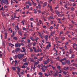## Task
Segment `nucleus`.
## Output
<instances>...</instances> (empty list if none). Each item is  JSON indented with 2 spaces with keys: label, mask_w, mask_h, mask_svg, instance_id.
<instances>
[{
  "label": "nucleus",
  "mask_w": 77,
  "mask_h": 77,
  "mask_svg": "<svg viewBox=\"0 0 77 77\" xmlns=\"http://www.w3.org/2000/svg\"><path fill=\"white\" fill-rule=\"evenodd\" d=\"M56 13L58 15L59 17H60V12H59V11H57L56 12Z\"/></svg>",
  "instance_id": "423d86ee"
},
{
  "label": "nucleus",
  "mask_w": 77,
  "mask_h": 77,
  "mask_svg": "<svg viewBox=\"0 0 77 77\" xmlns=\"http://www.w3.org/2000/svg\"><path fill=\"white\" fill-rule=\"evenodd\" d=\"M42 70L43 72H45V70L44 69H42Z\"/></svg>",
  "instance_id": "5fc2aeb1"
},
{
  "label": "nucleus",
  "mask_w": 77,
  "mask_h": 77,
  "mask_svg": "<svg viewBox=\"0 0 77 77\" xmlns=\"http://www.w3.org/2000/svg\"><path fill=\"white\" fill-rule=\"evenodd\" d=\"M53 26H51V27H50L49 28V29L50 30H51V29H53Z\"/></svg>",
  "instance_id": "e433bc0d"
},
{
  "label": "nucleus",
  "mask_w": 77,
  "mask_h": 77,
  "mask_svg": "<svg viewBox=\"0 0 77 77\" xmlns=\"http://www.w3.org/2000/svg\"><path fill=\"white\" fill-rule=\"evenodd\" d=\"M39 38H35V41L36 42H37V40H38V39Z\"/></svg>",
  "instance_id": "0e129e2a"
},
{
  "label": "nucleus",
  "mask_w": 77,
  "mask_h": 77,
  "mask_svg": "<svg viewBox=\"0 0 77 77\" xmlns=\"http://www.w3.org/2000/svg\"><path fill=\"white\" fill-rule=\"evenodd\" d=\"M30 51L31 52H32L33 51V49L32 48H30Z\"/></svg>",
  "instance_id": "49530a36"
},
{
  "label": "nucleus",
  "mask_w": 77,
  "mask_h": 77,
  "mask_svg": "<svg viewBox=\"0 0 77 77\" xmlns=\"http://www.w3.org/2000/svg\"><path fill=\"white\" fill-rule=\"evenodd\" d=\"M26 38V37H24L22 38V39H25Z\"/></svg>",
  "instance_id": "a18cd8bd"
},
{
  "label": "nucleus",
  "mask_w": 77,
  "mask_h": 77,
  "mask_svg": "<svg viewBox=\"0 0 77 77\" xmlns=\"http://www.w3.org/2000/svg\"><path fill=\"white\" fill-rule=\"evenodd\" d=\"M28 5H29V6H32V4H31V3H30L29 1H28Z\"/></svg>",
  "instance_id": "6ab92c4d"
},
{
  "label": "nucleus",
  "mask_w": 77,
  "mask_h": 77,
  "mask_svg": "<svg viewBox=\"0 0 77 77\" xmlns=\"http://www.w3.org/2000/svg\"><path fill=\"white\" fill-rule=\"evenodd\" d=\"M5 39H7V35H5Z\"/></svg>",
  "instance_id": "774afa93"
},
{
  "label": "nucleus",
  "mask_w": 77,
  "mask_h": 77,
  "mask_svg": "<svg viewBox=\"0 0 77 77\" xmlns=\"http://www.w3.org/2000/svg\"><path fill=\"white\" fill-rule=\"evenodd\" d=\"M33 46H35V45H36V42H34L33 44Z\"/></svg>",
  "instance_id": "09e8293b"
},
{
  "label": "nucleus",
  "mask_w": 77,
  "mask_h": 77,
  "mask_svg": "<svg viewBox=\"0 0 77 77\" xmlns=\"http://www.w3.org/2000/svg\"><path fill=\"white\" fill-rule=\"evenodd\" d=\"M58 23H60V24H62V22H61V21H60L58 22Z\"/></svg>",
  "instance_id": "338daca9"
},
{
  "label": "nucleus",
  "mask_w": 77,
  "mask_h": 77,
  "mask_svg": "<svg viewBox=\"0 0 77 77\" xmlns=\"http://www.w3.org/2000/svg\"><path fill=\"white\" fill-rule=\"evenodd\" d=\"M60 68H61L60 67V66H57V69H59V70H60Z\"/></svg>",
  "instance_id": "4be33fe9"
},
{
  "label": "nucleus",
  "mask_w": 77,
  "mask_h": 77,
  "mask_svg": "<svg viewBox=\"0 0 77 77\" xmlns=\"http://www.w3.org/2000/svg\"><path fill=\"white\" fill-rule=\"evenodd\" d=\"M34 14H37V11L35 9H34Z\"/></svg>",
  "instance_id": "393cba45"
},
{
  "label": "nucleus",
  "mask_w": 77,
  "mask_h": 77,
  "mask_svg": "<svg viewBox=\"0 0 77 77\" xmlns=\"http://www.w3.org/2000/svg\"><path fill=\"white\" fill-rule=\"evenodd\" d=\"M15 35V32L13 31V35L11 36V37H13V36H14Z\"/></svg>",
  "instance_id": "bb28decb"
},
{
  "label": "nucleus",
  "mask_w": 77,
  "mask_h": 77,
  "mask_svg": "<svg viewBox=\"0 0 77 77\" xmlns=\"http://www.w3.org/2000/svg\"><path fill=\"white\" fill-rule=\"evenodd\" d=\"M38 6L39 8L40 9L41 7V5L40 4H39L38 5Z\"/></svg>",
  "instance_id": "7c9ffc66"
},
{
  "label": "nucleus",
  "mask_w": 77,
  "mask_h": 77,
  "mask_svg": "<svg viewBox=\"0 0 77 77\" xmlns=\"http://www.w3.org/2000/svg\"><path fill=\"white\" fill-rule=\"evenodd\" d=\"M20 51V48H17L15 50V52H16V53H17L18 51Z\"/></svg>",
  "instance_id": "6e6552de"
},
{
  "label": "nucleus",
  "mask_w": 77,
  "mask_h": 77,
  "mask_svg": "<svg viewBox=\"0 0 77 77\" xmlns=\"http://www.w3.org/2000/svg\"><path fill=\"white\" fill-rule=\"evenodd\" d=\"M22 50L23 51L21 50V52H25V51H26V48H25L24 47H23Z\"/></svg>",
  "instance_id": "39448f33"
},
{
  "label": "nucleus",
  "mask_w": 77,
  "mask_h": 77,
  "mask_svg": "<svg viewBox=\"0 0 77 77\" xmlns=\"http://www.w3.org/2000/svg\"><path fill=\"white\" fill-rule=\"evenodd\" d=\"M24 20H23L22 21L21 23L23 24V26L24 25Z\"/></svg>",
  "instance_id": "c85d7f7f"
},
{
  "label": "nucleus",
  "mask_w": 77,
  "mask_h": 77,
  "mask_svg": "<svg viewBox=\"0 0 77 77\" xmlns=\"http://www.w3.org/2000/svg\"><path fill=\"white\" fill-rule=\"evenodd\" d=\"M0 1L2 4H3V3L4 4H5V5H7L8 4V0H0Z\"/></svg>",
  "instance_id": "f257e3e1"
},
{
  "label": "nucleus",
  "mask_w": 77,
  "mask_h": 77,
  "mask_svg": "<svg viewBox=\"0 0 77 77\" xmlns=\"http://www.w3.org/2000/svg\"><path fill=\"white\" fill-rule=\"evenodd\" d=\"M74 56H75V55H74V54H72L71 55V57H69V59H72V58H74Z\"/></svg>",
  "instance_id": "2eb2a0df"
},
{
  "label": "nucleus",
  "mask_w": 77,
  "mask_h": 77,
  "mask_svg": "<svg viewBox=\"0 0 77 77\" xmlns=\"http://www.w3.org/2000/svg\"><path fill=\"white\" fill-rule=\"evenodd\" d=\"M23 30H26V28L23 27Z\"/></svg>",
  "instance_id": "c03bdc74"
},
{
  "label": "nucleus",
  "mask_w": 77,
  "mask_h": 77,
  "mask_svg": "<svg viewBox=\"0 0 77 77\" xmlns=\"http://www.w3.org/2000/svg\"><path fill=\"white\" fill-rule=\"evenodd\" d=\"M47 5V2H45L44 3H43V7H45V6H46Z\"/></svg>",
  "instance_id": "f8f14e48"
},
{
  "label": "nucleus",
  "mask_w": 77,
  "mask_h": 77,
  "mask_svg": "<svg viewBox=\"0 0 77 77\" xmlns=\"http://www.w3.org/2000/svg\"><path fill=\"white\" fill-rule=\"evenodd\" d=\"M30 39L32 41H35V38H33V37L32 36L30 37Z\"/></svg>",
  "instance_id": "9b49d317"
},
{
  "label": "nucleus",
  "mask_w": 77,
  "mask_h": 77,
  "mask_svg": "<svg viewBox=\"0 0 77 77\" xmlns=\"http://www.w3.org/2000/svg\"><path fill=\"white\" fill-rule=\"evenodd\" d=\"M21 46V45H20V44L18 43V44L16 43L15 44V47H20Z\"/></svg>",
  "instance_id": "20e7f679"
},
{
  "label": "nucleus",
  "mask_w": 77,
  "mask_h": 77,
  "mask_svg": "<svg viewBox=\"0 0 77 77\" xmlns=\"http://www.w3.org/2000/svg\"><path fill=\"white\" fill-rule=\"evenodd\" d=\"M18 75H19V77H21V74H18Z\"/></svg>",
  "instance_id": "680f3d73"
},
{
  "label": "nucleus",
  "mask_w": 77,
  "mask_h": 77,
  "mask_svg": "<svg viewBox=\"0 0 77 77\" xmlns=\"http://www.w3.org/2000/svg\"><path fill=\"white\" fill-rule=\"evenodd\" d=\"M21 31L20 30H19L18 31V33L19 35H20V36H22V33H21Z\"/></svg>",
  "instance_id": "9d476101"
},
{
  "label": "nucleus",
  "mask_w": 77,
  "mask_h": 77,
  "mask_svg": "<svg viewBox=\"0 0 77 77\" xmlns=\"http://www.w3.org/2000/svg\"><path fill=\"white\" fill-rule=\"evenodd\" d=\"M27 41H28V43H30V41H31V40H30L29 39H28L27 40Z\"/></svg>",
  "instance_id": "ea45409f"
},
{
  "label": "nucleus",
  "mask_w": 77,
  "mask_h": 77,
  "mask_svg": "<svg viewBox=\"0 0 77 77\" xmlns=\"http://www.w3.org/2000/svg\"><path fill=\"white\" fill-rule=\"evenodd\" d=\"M24 65H26V66H27L28 65V64L27 63H24Z\"/></svg>",
  "instance_id": "4c0bfd02"
},
{
  "label": "nucleus",
  "mask_w": 77,
  "mask_h": 77,
  "mask_svg": "<svg viewBox=\"0 0 77 77\" xmlns=\"http://www.w3.org/2000/svg\"><path fill=\"white\" fill-rule=\"evenodd\" d=\"M38 74H39V75H42L43 74V73H42L41 72H40L38 73Z\"/></svg>",
  "instance_id": "79ce46f5"
},
{
  "label": "nucleus",
  "mask_w": 77,
  "mask_h": 77,
  "mask_svg": "<svg viewBox=\"0 0 77 77\" xmlns=\"http://www.w3.org/2000/svg\"><path fill=\"white\" fill-rule=\"evenodd\" d=\"M36 69V67H35V65H34V66L33 68V70H35V69Z\"/></svg>",
  "instance_id": "864d4df0"
},
{
  "label": "nucleus",
  "mask_w": 77,
  "mask_h": 77,
  "mask_svg": "<svg viewBox=\"0 0 77 77\" xmlns=\"http://www.w3.org/2000/svg\"><path fill=\"white\" fill-rule=\"evenodd\" d=\"M39 45H40V47H41V48H42L43 47V43H42L41 44H39Z\"/></svg>",
  "instance_id": "a211bd4d"
},
{
  "label": "nucleus",
  "mask_w": 77,
  "mask_h": 77,
  "mask_svg": "<svg viewBox=\"0 0 77 77\" xmlns=\"http://www.w3.org/2000/svg\"><path fill=\"white\" fill-rule=\"evenodd\" d=\"M71 9L72 11H73L74 9V8L72 7L71 8Z\"/></svg>",
  "instance_id": "473e14b6"
},
{
  "label": "nucleus",
  "mask_w": 77,
  "mask_h": 77,
  "mask_svg": "<svg viewBox=\"0 0 77 77\" xmlns=\"http://www.w3.org/2000/svg\"><path fill=\"white\" fill-rule=\"evenodd\" d=\"M24 56V54H19L17 55V57L20 59H21V58H22V57H23V56Z\"/></svg>",
  "instance_id": "f03ea898"
},
{
  "label": "nucleus",
  "mask_w": 77,
  "mask_h": 77,
  "mask_svg": "<svg viewBox=\"0 0 77 77\" xmlns=\"http://www.w3.org/2000/svg\"><path fill=\"white\" fill-rule=\"evenodd\" d=\"M29 20L30 21H33V20H34V19H33V18H31Z\"/></svg>",
  "instance_id": "2f4dec72"
},
{
  "label": "nucleus",
  "mask_w": 77,
  "mask_h": 77,
  "mask_svg": "<svg viewBox=\"0 0 77 77\" xmlns=\"http://www.w3.org/2000/svg\"><path fill=\"white\" fill-rule=\"evenodd\" d=\"M74 62V60H71V63H73V62Z\"/></svg>",
  "instance_id": "6e6d98bb"
},
{
  "label": "nucleus",
  "mask_w": 77,
  "mask_h": 77,
  "mask_svg": "<svg viewBox=\"0 0 77 77\" xmlns=\"http://www.w3.org/2000/svg\"><path fill=\"white\" fill-rule=\"evenodd\" d=\"M66 63H67V64H68V63L69 64L70 63V60H66Z\"/></svg>",
  "instance_id": "dca6fc26"
},
{
  "label": "nucleus",
  "mask_w": 77,
  "mask_h": 77,
  "mask_svg": "<svg viewBox=\"0 0 77 77\" xmlns=\"http://www.w3.org/2000/svg\"><path fill=\"white\" fill-rule=\"evenodd\" d=\"M69 52L70 53V54H71V53H72V51H71V49H70L69 50Z\"/></svg>",
  "instance_id": "13d9d810"
},
{
  "label": "nucleus",
  "mask_w": 77,
  "mask_h": 77,
  "mask_svg": "<svg viewBox=\"0 0 77 77\" xmlns=\"http://www.w3.org/2000/svg\"><path fill=\"white\" fill-rule=\"evenodd\" d=\"M63 70V71H64V70H65V71H67V69H65V68H63L62 69Z\"/></svg>",
  "instance_id": "8fccbe9b"
},
{
  "label": "nucleus",
  "mask_w": 77,
  "mask_h": 77,
  "mask_svg": "<svg viewBox=\"0 0 77 77\" xmlns=\"http://www.w3.org/2000/svg\"><path fill=\"white\" fill-rule=\"evenodd\" d=\"M69 29L73 27V25H69Z\"/></svg>",
  "instance_id": "f3484780"
},
{
  "label": "nucleus",
  "mask_w": 77,
  "mask_h": 77,
  "mask_svg": "<svg viewBox=\"0 0 77 77\" xmlns=\"http://www.w3.org/2000/svg\"><path fill=\"white\" fill-rule=\"evenodd\" d=\"M47 62H48H48H50V59L49 58H48V60L47 61Z\"/></svg>",
  "instance_id": "bf43d9fd"
},
{
  "label": "nucleus",
  "mask_w": 77,
  "mask_h": 77,
  "mask_svg": "<svg viewBox=\"0 0 77 77\" xmlns=\"http://www.w3.org/2000/svg\"><path fill=\"white\" fill-rule=\"evenodd\" d=\"M43 64L44 65H47L48 63V62H47V61H43Z\"/></svg>",
  "instance_id": "1a4fd4ad"
},
{
  "label": "nucleus",
  "mask_w": 77,
  "mask_h": 77,
  "mask_svg": "<svg viewBox=\"0 0 77 77\" xmlns=\"http://www.w3.org/2000/svg\"><path fill=\"white\" fill-rule=\"evenodd\" d=\"M66 61L62 62V65H65V64H66Z\"/></svg>",
  "instance_id": "aec40b11"
},
{
  "label": "nucleus",
  "mask_w": 77,
  "mask_h": 77,
  "mask_svg": "<svg viewBox=\"0 0 77 77\" xmlns=\"http://www.w3.org/2000/svg\"><path fill=\"white\" fill-rule=\"evenodd\" d=\"M50 18H51V19H52V20H54V18H53V17H52V16H50Z\"/></svg>",
  "instance_id": "603ef678"
},
{
  "label": "nucleus",
  "mask_w": 77,
  "mask_h": 77,
  "mask_svg": "<svg viewBox=\"0 0 77 77\" xmlns=\"http://www.w3.org/2000/svg\"><path fill=\"white\" fill-rule=\"evenodd\" d=\"M12 69H13V70H16V67H13L12 68Z\"/></svg>",
  "instance_id": "f704fd0d"
},
{
  "label": "nucleus",
  "mask_w": 77,
  "mask_h": 77,
  "mask_svg": "<svg viewBox=\"0 0 77 77\" xmlns=\"http://www.w3.org/2000/svg\"><path fill=\"white\" fill-rule=\"evenodd\" d=\"M59 74H60V73H62V71H61V70H60V72H58Z\"/></svg>",
  "instance_id": "4d7b16f0"
},
{
  "label": "nucleus",
  "mask_w": 77,
  "mask_h": 77,
  "mask_svg": "<svg viewBox=\"0 0 77 77\" xmlns=\"http://www.w3.org/2000/svg\"><path fill=\"white\" fill-rule=\"evenodd\" d=\"M29 31H30L31 32H33V30L32 29H29Z\"/></svg>",
  "instance_id": "69168bd1"
},
{
  "label": "nucleus",
  "mask_w": 77,
  "mask_h": 77,
  "mask_svg": "<svg viewBox=\"0 0 77 77\" xmlns=\"http://www.w3.org/2000/svg\"><path fill=\"white\" fill-rule=\"evenodd\" d=\"M34 50L35 52L36 53H37V51H36V48L34 49Z\"/></svg>",
  "instance_id": "3c124183"
},
{
  "label": "nucleus",
  "mask_w": 77,
  "mask_h": 77,
  "mask_svg": "<svg viewBox=\"0 0 77 77\" xmlns=\"http://www.w3.org/2000/svg\"><path fill=\"white\" fill-rule=\"evenodd\" d=\"M66 58H64L63 59L61 60H59L61 62H62V61H64V60H66Z\"/></svg>",
  "instance_id": "0eeeda50"
},
{
  "label": "nucleus",
  "mask_w": 77,
  "mask_h": 77,
  "mask_svg": "<svg viewBox=\"0 0 77 77\" xmlns=\"http://www.w3.org/2000/svg\"><path fill=\"white\" fill-rule=\"evenodd\" d=\"M14 15H15L14 16V18H16V14H15V13H14Z\"/></svg>",
  "instance_id": "e2e57ef3"
},
{
  "label": "nucleus",
  "mask_w": 77,
  "mask_h": 77,
  "mask_svg": "<svg viewBox=\"0 0 77 77\" xmlns=\"http://www.w3.org/2000/svg\"><path fill=\"white\" fill-rule=\"evenodd\" d=\"M53 75H54V76H57H57L58 75H57V73H54Z\"/></svg>",
  "instance_id": "a878e982"
},
{
  "label": "nucleus",
  "mask_w": 77,
  "mask_h": 77,
  "mask_svg": "<svg viewBox=\"0 0 77 77\" xmlns=\"http://www.w3.org/2000/svg\"><path fill=\"white\" fill-rule=\"evenodd\" d=\"M15 52H15V50H13V51H12V53H15Z\"/></svg>",
  "instance_id": "052dcab7"
},
{
  "label": "nucleus",
  "mask_w": 77,
  "mask_h": 77,
  "mask_svg": "<svg viewBox=\"0 0 77 77\" xmlns=\"http://www.w3.org/2000/svg\"><path fill=\"white\" fill-rule=\"evenodd\" d=\"M29 8V5H26V9H28Z\"/></svg>",
  "instance_id": "cd10ccee"
},
{
  "label": "nucleus",
  "mask_w": 77,
  "mask_h": 77,
  "mask_svg": "<svg viewBox=\"0 0 77 77\" xmlns=\"http://www.w3.org/2000/svg\"><path fill=\"white\" fill-rule=\"evenodd\" d=\"M39 63V61H38L37 62H35V63H34V64H35V65H38Z\"/></svg>",
  "instance_id": "5701e85b"
},
{
  "label": "nucleus",
  "mask_w": 77,
  "mask_h": 77,
  "mask_svg": "<svg viewBox=\"0 0 77 77\" xmlns=\"http://www.w3.org/2000/svg\"><path fill=\"white\" fill-rule=\"evenodd\" d=\"M23 60L24 62H26V60H27V58H26L25 59H23Z\"/></svg>",
  "instance_id": "37998d69"
},
{
  "label": "nucleus",
  "mask_w": 77,
  "mask_h": 77,
  "mask_svg": "<svg viewBox=\"0 0 77 77\" xmlns=\"http://www.w3.org/2000/svg\"><path fill=\"white\" fill-rule=\"evenodd\" d=\"M51 67L54 70V69H56V67L54 66H51Z\"/></svg>",
  "instance_id": "b1692460"
},
{
  "label": "nucleus",
  "mask_w": 77,
  "mask_h": 77,
  "mask_svg": "<svg viewBox=\"0 0 77 77\" xmlns=\"http://www.w3.org/2000/svg\"><path fill=\"white\" fill-rule=\"evenodd\" d=\"M14 58L15 59H17V55H16L14 57Z\"/></svg>",
  "instance_id": "de8ad7c7"
},
{
  "label": "nucleus",
  "mask_w": 77,
  "mask_h": 77,
  "mask_svg": "<svg viewBox=\"0 0 77 77\" xmlns=\"http://www.w3.org/2000/svg\"><path fill=\"white\" fill-rule=\"evenodd\" d=\"M20 70H21V69L19 68L17 69V74H19V72H20Z\"/></svg>",
  "instance_id": "4468645a"
},
{
  "label": "nucleus",
  "mask_w": 77,
  "mask_h": 77,
  "mask_svg": "<svg viewBox=\"0 0 77 77\" xmlns=\"http://www.w3.org/2000/svg\"><path fill=\"white\" fill-rule=\"evenodd\" d=\"M13 38L14 39V40H17V39H18L17 37H14Z\"/></svg>",
  "instance_id": "c756f323"
},
{
  "label": "nucleus",
  "mask_w": 77,
  "mask_h": 77,
  "mask_svg": "<svg viewBox=\"0 0 77 77\" xmlns=\"http://www.w3.org/2000/svg\"><path fill=\"white\" fill-rule=\"evenodd\" d=\"M39 22H40V24H42V22H41V20H39Z\"/></svg>",
  "instance_id": "c9c22d12"
},
{
  "label": "nucleus",
  "mask_w": 77,
  "mask_h": 77,
  "mask_svg": "<svg viewBox=\"0 0 77 77\" xmlns=\"http://www.w3.org/2000/svg\"><path fill=\"white\" fill-rule=\"evenodd\" d=\"M46 44H47L48 43V45L46 47V48L47 49H48L49 48H50L49 47H51V45H50V44L51 43L49 42H46Z\"/></svg>",
  "instance_id": "7ed1b4c3"
},
{
  "label": "nucleus",
  "mask_w": 77,
  "mask_h": 77,
  "mask_svg": "<svg viewBox=\"0 0 77 77\" xmlns=\"http://www.w3.org/2000/svg\"><path fill=\"white\" fill-rule=\"evenodd\" d=\"M37 12H39V13H41V12H42L40 10H38Z\"/></svg>",
  "instance_id": "58836bf2"
},
{
  "label": "nucleus",
  "mask_w": 77,
  "mask_h": 77,
  "mask_svg": "<svg viewBox=\"0 0 77 77\" xmlns=\"http://www.w3.org/2000/svg\"><path fill=\"white\" fill-rule=\"evenodd\" d=\"M48 36L46 35L45 36V39L46 41H47L48 40Z\"/></svg>",
  "instance_id": "ddd939ff"
},
{
  "label": "nucleus",
  "mask_w": 77,
  "mask_h": 77,
  "mask_svg": "<svg viewBox=\"0 0 77 77\" xmlns=\"http://www.w3.org/2000/svg\"><path fill=\"white\" fill-rule=\"evenodd\" d=\"M39 36H40L41 38L42 39L43 38V37H42V35L41 34L39 35Z\"/></svg>",
  "instance_id": "72a5a7b5"
},
{
  "label": "nucleus",
  "mask_w": 77,
  "mask_h": 77,
  "mask_svg": "<svg viewBox=\"0 0 77 77\" xmlns=\"http://www.w3.org/2000/svg\"><path fill=\"white\" fill-rule=\"evenodd\" d=\"M68 71L66 72L65 71H64L63 72V73L64 74H65V75H66L67 74V73H68Z\"/></svg>",
  "instance_id": "412c9836"
},
{
  "label": "nucleus",
  "mask_w": 77,
  "mask_h": 77,
  "mask_svg": "<svg viewBox=\"0 0 77 77\" xmlns=\"http://www.w3.org/2000/svg\"><path fill=\"white\" fill-rule=\"evenodd\" d=\"M16 27L17 28V30H19V29H20V28H19V27H18V26L17 25L16 26Z\"/></svg>",
  "instance_id": "a19ab883"
}]
</instances>
